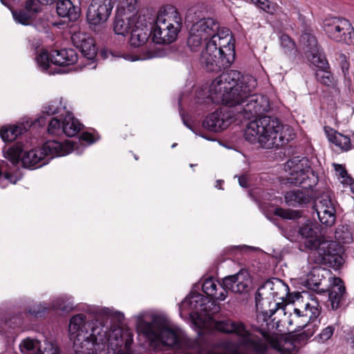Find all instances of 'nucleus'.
I'll return each instance as SVG.
<instances>
[{
  "mask_svg": "<svg viewBox=\"0 0 354 354\" xmlns=\"http://www.w3.org/2000/svg\"><path fill=\"white\" fill-rule=\"evenodd\" d=\"M4 165H8V163L2 160L0 163V187L5 188L9 183L16 184L18 181V178L11 173L3 171Z\"/></svg>",
  "mask_w": 354,
  "mask_h": 354,
  "instance_id": "obj_39",
  "label": "nucleus"
},
{
  "mask_svg": "<svg viewBox=\"0 0 354 354\" xmlns=\"http://www.w3.org/2000/svg\"><path fill=\"white\" fill-rule=\"evenodd\" d=\"M153 24L143 22L142 19L137 20L131 32L129 44L134 48L145 44L152 35Z\"/></svg>",
  "mask_w": 354,
  "mask_h": 354,
  "instance_id": "obj_21",
  "label": "nucleus"
},
{
  "mask_svg": "<svg viewBox=\"0 0 354 354\" xmlns=\"http://www.w3.org/2000/svg\"><path fill=\"white\" fill-rule=\"evenodd\" d=\"M19 350L21 354H44L45 352L48 353L49 348H46L43 351L41 349V342L37 339L27 337L21 341L19 344Z\"/></svg>",
  "mask_w": 354,
  "mask_h": 354,
  "instance_id": "obj_33",
  "label": "nucleus"
},
{
  "mask_svg": "<svg viewBox=\"0 0 354 354\" xmlns=\"http://www.w3.org/2000/svg\"><path fill=\"white\" fill-rule=\"evenodd\" d=\"M284 198L288 205L299 207H305L313 199L308 191L301 189L287 192L284 196Z\"/></svg>",
  "mask_w": 354,
  "mask_h": 354,
  "instance_id": "obj_31",
  "label": "nucleus"
},
{
  "mask_svg": "<svg viewBox=\"0 0 354 354\" xmlns=\"http://www.w3.org/2000/svg\"><path fill=\"white\" fill-rule=\"evenodd\" d=\"M333 139L335 140L334 145L340 149L348 151L351 148V139L348 136L339 133L337 137H334Z\"/></svg>",
  "mask_w": 354,
  "mask_h": 354,
  "instance_id": "obj_48",
  "label": "nucleus"
},
{
  "mask_svg": "<svg viewBox=\"0 0 354 354\" xmlns=\"http://www.w3.org/2000/svg\"><path fill=\"white\" fill-rule=\"evenodd\" d=\"M11 11L15 21L21 25L29 26L35 20L24 8L13 9Z\"/></svg>",
  "mask_w": 354,
  "mask_h": 354,
  "instance_id": "obj_36",
  "label": "nucleus"
},
{
  "mask_svg": "<svg viewBox=\"0 0 354 354\" xmlns=\"http://www.w3.org/2000/svg\"><path fill=\"white\" fill-rule=\"evenodd\" d=\"M180 115L184 125L186 126L188 129H189L192 131H193L195 134L198 135L206 140H213V139L207 136L205 134L201 133V131L199 127H196L191 122H189V120L186 119L185 114L183 113H180Z\"/></svg>",
  "mask_w": 354,
  "mask_h": 354,
  "instance_id": "obj_51",
  "label": "nucleus"
},
{
  "mask_svg": "<svg viewBox=\"0 0 354 354\" xmlns=\"http://www.w3.org/2000/svg\"><path fill=\"white\" fill-rule=\"evenodd\" d=\"M299 335H293V339H272L270 342V346L274 350L278 351L280 354H297L298 347L295 345V342L300 343L297 337Z\"/></svg>",
  "mask_w": 354,
  "mask_h": 354,
  "instance_id": "obj_30",
  "label": "nucleus"
},
{
  "mask_svg": "<svg viewBox=\"0 0 354 354\" xmlns=\"http://www.w3.org/2000/svg\"><path fill=\"white\" fill-rule=\"evenodd\" d=\"M24 145L17 141L7 149H3V156L13 165L21 162L23 167L35 169L46 165L54 157L68 154L73 151V145L68 140L62 142L50 139L40 149L24 151Z\"/></svg>",
  "mask_w": 354,
  "mask_h": 354,
  "instance_id": "obj_2",
  "label": "nucleus"
},
{
  "mask_svg": "<svg viewBox=\"0 0 354 354\" xmlns=\"http://www.w3.org/2000/svg\"><path fill=\"white\" fill-rule=\"evenodd\" d=\"M178 26L174 27L169 24V27L164 23L153 24L152 40L157 44H169L175 41L180 31L178 30Z\"/></svg>",
  "mask_w": 354,
  "mask_h": 354,
  "instance_id": "obj_20",
  "label": "nucleus"
},
{
  "mask_svg": "<svg viewBox=\"0 0 354 354\" xmlns=\"http://www.w3.org/2000/svg\"><path fill=\"white\" fill-rule=\"evenodd\" d=\"M82 335H79L78 338L75 341L73 346V352L71 354H93V350L94 346H85L81 345Z\"/></svg>",
  "mask_w": 354,
  "mask_h": 354,
  "instance_id": "obj_45",
  "label": "nucleus"
},
{
  "mask_svg": "<svg viewBox=\"0 0 354 354\" xmlns=\"http://www.w3.org/2000/svg\"><path fill=\"white\" fill-rule=\"evenodd\" d=\"M274 216H279L283 220L292 221L299 220L301 218V212L299 210L276 207L273 212Z\"/></svg>",
  "mask_w": 354,
  "mask_h": 354,
  "instance_id": "obj_37",
  "label": "nucleus"
},
{
  "mask_svg": "<svg viewBox=\"0 0 354 354\" xmlns=\"http://www.w3.org/2000/svg\"><path fill=\"white\" fill-rule=\"evenodd\" d=\"M286 167L289 171L288 183L310 190L319 181L318 174L311 167L307 157L294 156L286 162Z\"/></svg>",
  "mask_w": 354,
  "mask_h": 354,
  "instance_id": "obj_6",
  "label": "nucleus"
},
{
  "mask_svg": "<svg viewBox=\"0 0 354 354\" xmlns=\"http://www.w3.org/2000/svg\"><path fill=\"white\" fill-rule=\"evenodd\" d=\"M324 131L327 136V138L329 140V142H332L333 144L335 143V140L333 139L334 137H337L339 132L337 131H335L333 129L330 128L328 127H324Z\"/></svg>",
  "mask_w": 354,
  "mask_h": 354,
  "instance_id": "obj_56",
  "label": "nucleus"
},
{
  "mask_svg": "<svg viewBox=\"0 0 354 354\" xmlns=\"http://www.w3.org/2000/svg\"><path fill=\"white\" fill-rule=\"evenodd\" d=\"M114 317L119 324H122L124 320V315L120 312H116L114 315Z\"/></svg>",
  "mask_w": 354,
  "mask_h": 354,
  "instance_id": "obj_64",
  "label": "nucleus"
},
{
  "mask_svg": "<svg viewBox=\"0 0 354 354\" xmlns=\"http://www.w3.org/2000/svg\"><path fill=\"white\" fill-rule=\"evenodd\" d=\"M300 42L304 46V53L307 59L311 63H315L319 60L321 67L328 65V60L323 52V49L318 44L317 39L314 34V30L308 26H304L300 37Z\"/></svg>",
  "mask_w": 354,
  "mask_h": 354,
  "instance_id": "obj_12",
  "label": "nucleus"
},
{
  "mask_svg": "<svg viewBox=\"0 0 354 354\" xmlns=\"http://www.w3.org/2000/svg\"><path fill=\"white\" fill-rule=\"evenodd\" d=\"M244 137L251 143H259L265 149L284 147L295 138L293 129L283 124L277 118L263 115L250 121Z\"/></svg>",
  "mask_w": 354,
  "mask_h": 354,
  "instance_id": "obj_3",
  "label": "nucleus"
},
{
  "mask_svg": "<svg viewBox=\"0 0 354 354\" xmlns=\"http://www.w3.org/2000/svg\"><path fill=\"white\" fill-rule=\"evenodd\" d=\"M182 304L189 306L198 316H204L209 319L221 310V307L216 301L197 292H191L183 301Z\"/></svg>",
  "mask_w": 354,
  "mask_h": 354,
  "instance_id": "obj_11",
  "label": "nucleus"
},
{
  "mask_svg": "<svg viewBox=\"0 0 354 354\" xmlns=\"http://www.w3.org/2000/svg\"><path fill=\"white\" fill-rule=\"evenodd\" d=\"M273 285L272 282L270 280H268L267 281H266L265 283H262L261 285H260V286L259 287V288L257 289L256 293H255V305H256V308H257V310L258 311H259L260 310H262V304L261 303V301L263 300V293H261V290L264 288H266V287H270V289L272 290V286Z\"/></svg>",
  "mask_w": 354,
  "mask_h": 354,
  "instance_id": "obj_47",
  "label": "nucleus"
},
{
  "mask_svg": "<svg viewBox=\"0 0 354 354\" xmlns=\"http://www.w3.org/2000/svg\"><path fill=\"white\" fill-rule=\"evenodd\" d=\"M62 134H65L67 137H73L76 136L83 124H81L77 119L75 118L73 113L68 112L62 120Z\"/></svg>",
  "mask_w": 354,
  "mask_h": 354,
  "instance_id": "obj_32",
  "label": "nucleus"
},
{
  "mask_svg": "<svg viewBox=\"0 0 354 354\" xmlns=\"http://www.w3.org/2000/svg\"><path fill=\"white\" fill-rule=\"evenodd\" d=\"M112 0H92L86 12V21L90 26H96L105 23L113 8Z\"/></svg>",
  "mask_w": 354,
  "mask_h": 354,
  "instance_id": "obj_14",
  "label": "nucleus"
},
{
  "mask_svg": "<svg viewBox=\"0 0 354 354\" xmlns=\"http://www.w3.org/2000/svg\"><path fill=\"white\" fill-rule=\"evenodd\" d=\"M254 4L270 15H277L281 12V9L277 3L269 0H257Z\"/></svg>",
  "mask_w": 354,
  "mask_h": 354,
  "instance_id": "obj_40",
  "label": "nucleus"
},
{
  "mask_svg": "<svg viewBox=\"0 0 354 354\" xmlns=\"http://www.w3.org/2000/svg\"><path fill=\"white\" fill-rule=\"evenodd\" d=\"M341 248L335 241L321 240L320 244L311 250L310 259L316 264L326 265L337 262Z\"/></svg>",
  "mask_w": 354,
  "mask_h": 354,
  "instance_id": "obj_13",
  "label": "nucleus"
},
{
  "mask_svg": "<svg viewBox=\"0 0 354 354\" xmlns=\"http://www.w3.org/2000/svg\"><path fill=\"white\" fill-rule=\"evenodd\" d=\"M256 85V80L251 76H243L238 71L222 73L212 82L209 92L214 103L227 107L209 113L203 120L202 127L214 133L223 131L234 121V115L229 108L236 106H240L238 112L243 113L245 118L262 117L269 111L270 102L266 95L250 94Z\"/></svg>",
  "mask_w": 354,
  "mask_h": 354,
  "instance_id": "obj_1",
  "label": "nucleus"
},
{
  "mask_svg": "<svg viewBox=\"0 0 354 354\" xmlns=\"http://www.w3.org/2000/svg\"><path fill=\"white\" fill-rule=\"evenodd\" d=\"M333 286L327 291L319 290L320 283L308 281L310 289L316 292H328V301L332 310H337L341 308L345 301L346 287L343 280L339 277H333Z\"/></svg>",
  "mask_w": 354,
  "mask_h": 354,
  "instance_id": "obj_15",
  "label": "nucleus"
},
{
  "mask_svg": "<svg viewBox=\"0 0 354 354\" xmlns=\"http://www.w3.org/2000/svg\"><path fill=\"white\" fill-rule=\"evenodd\" d=\"M252 279L249 273L244 270H241L238 273L229 275L223 279L222 283H219L221 289L218 290L212 297L214 301H224L227 297V290L235 293H247L250 291L252 286Z\"/></svg>",
  "mask_w": 354,
  "mask_h": 354,
  "instance_id": "obj_8",
  "label": "nucleus"
},
{
  "mask_svg": "<svg viewBox=\"0 0 354 354\" xmlns=\"http://www.w3.org/2000/svg\"><path fill=\"white\" fill-rule=\"evenodd\" d=\"M214 28L201 29V26L195 25L191 26L187 45L192 52L201 50L203 44H207L209 40L211 33L213 34Z\"/></svg>",
  "mask_w": 354,
  "mask_h": 354,
  "instance_id": "obj_22",
  "label": "nucleus"
},
{
  "mask_svg": "<svg viewBox=\"0 0 354 354\" xmlns=\"http://www.w3.org/2000/svg\"><path fill=\"white\" fill-rule=\"evenodd\" d=\"M60 104L61 101L58 102L57 100H52L48 104L44 105L42 106L41 114L37 118L34 120H27V124L28 127L33 128H35L36 127H44L47 122V118L48 116H52L60 112Z\"/></svg>",
  "mask_w": 354,
  "mask_h": 354,
  "instance_id": "obj_27",
  "label": "nucleus"
},
{
  "mask_svg": "<svg viewBox=\"0 0 354 354\" xmlns=\"http://www.w3.org/2000/svg\"><path fill=\"white\" fill-rule=\"evenodd\" d=\"M280 44L281 47L285 50V53H293L295 54L297 52V46L295 42L286 34H283L280 37Z\"/></svg>",
  "mask_w": 354,
  "mask_h": 354,
  "instance_id": "obj_43",
  "label": "nucleus"
},
{
  "mask_svg": "<svg viewBox=\"0 0 354 354\" xmlns=\"http://www.w3.org/2000/svg\"><path fill=\"white\" fill-rule=\"evenodd\" d=\"M50 310V307L46 303H39L30 306L27 311L29 314L35 316L36 317H41L44 315L45 313Z\"/></svg>",
  "mask_w": 354,
  "mask_h": 354,
  "instance_id": "obj_46",
  "label": "nucleus"
},
{
  "mask_svg": "<svg viewBox=\"0 0 354 354\" xmlns=\"http://www.w3.org/2000/svg\"><path fill=\"white\" fill-rule=\"evenodd\" d=\"M50 309L59 310L64 312H69L73 308V304L70 302L66 304V301L62 297H59L52 301L50 306H48Z\"/></svg>",
  "mask_w": 354,
  "mask_h": 354,
  "instance_id": "obj_44",
  "label": "nucleus"
},
{
  "mask_svg": "<svg viewBox=\"0 0 354 354\" xmlns=\"http://www.w3.org/2000/svg\"><path fill=\"white\" fill-rule=\"evenodd\" d=\"M344 227L337 228L335 231V238L342 243H350L353 241L352 233L348 230H344Z\"/></svg>",
  "mask_w": 354,
  "mask_h": 354,
  "instance_id": "obj_50",
  "label": "nucleus"
},
{
  "mask_svg": "<svg viewBox=\"0 0 354 354\" xmlns=\"http://www.w3.org/2000/svg\"><path fill=\"white\" fill-rule=\"evenodd\" d=\"M156 21L158 23H164L168 27L169 24L174 27L178 26L179 31L183 27V19L179 12L174 6L170 4L161 7Z\"/></svg>",
  "mask_w": 354,
  "mask_h": 354,
  "instance_id": "obj_24",
  "label": "nucleus"
},
{
  "mask_svg": "<svg viewBox=\"0 0 354 354\" xmlns=\"http://www.w3.org/2000/svg\"><path fill=\"white\" fill-rule=\"evenodd\" d=\"M241 250L240 246H231L230 248H227L225 250V252L227 254H234L237 250Z\"/></svg>",
  "mask_w": 354,
  "mask_h": 354,
  "instance_id": "obj_63",
  "label": "nucleus"
},
{
  "mask_svg": "<svg viewBox=\"0 0 354 354\" xmlns=\"http://www.w3.org/2000/svg\"><path fill=\"white\" fill-rule=\"evenodd\" d=\"M312 64L318 68L315 74L317 81L326 86H332L333 84L334 77L329 70V64L328 63L327 66H325V64L323 65L324 67L320 66L322 64L319 63V60Z\"/></svg>",
  "mask_w": 354,
  "mask_h": 354,
  "instance_id": "obj_34",
  "label": "nucleus"
},
{
  "mask_svg": "<svg viewBox=\"0 0 354 354\" xmlns=\"http://www.w3.org/2000/svg\"><path fill=\"white\" fill-rule=\"evenodd\" d=\"M12 319H14L15 320V322H11V324H10L9 321H6V325L8 326L10 328H15L16 326L20 325L21 324V322L19 318L13 317ZM10 322H12V319L10 320Z\"/></svg>",
  "mask_w": 354,
  "mask_h": 354,
  "instance_id": "obj_61",
  "label": "nucleus"
},
{
  "mask_svg": "<svg viewBox=\"0 0 354 354\" xmlns=\"http://www.w3.org/2000/svg\"><path fill=\"white\" fill-rule=\"evenodd\" d=\"M214 326L219 332L235 335L239 346L248 353L266 354L268 351V346L263 339L251 333L241 322L227 319L216 322Z\"/></svg>",
  "mask_w": 354,
  "mask_h": 354,
  "instance_id": "obj_5",
  "label": "nucleus"
},
{
  "mask_svg": "<svg viewBox=\"0 0 354 354\" xmlns=\"http://www.w3.org/2000/svg\"><path fill=\"white\" fill-rule=\"evenodd\" d=\"M62 120L63 118L59 119L57 117L53 118L48 125L47 132L48 134L52 136H60L62 135Z\"/></svg>",
  "mask_w": 354,
  "mask_h": 354,
  "instance_id": "obj_41",
  "label": "nucleus"
},
{
  "mask_svg": "<svg viewBox=\"0 0 354 354\" xmlns=\"http://www.w3.org/2000/svg\"><path fill=\"white\" fill-rule=\"evenodd\" d=\"M203 292L208 297L212 299V297L217 291V285L212 278L205 281L202 286Z\"/></svg>",
  "mask_w": 354,
  "mask_h": 354,
  "instance_id": "obj_49",
  "label": "nucleus"
},
{
  "mask_svg": "<svg viewBox=\"0 0 354 354\" xmlns=\"http://www.w3.org/2000/svg\"><path fill=\"white\" fill-rule=\"evenodd\" d=\"M120 5L118 6H124L128 10H136V5L138 0H118ZM114 1V0H113Z\"/></svg>",
  "mask_w": 354,
  "mask_h": 354,
  "instance_id": "obj_55",
  "label": "nucleus"
},
{
  "mask_svg": "<svg viewBox=\"0 0 354 354\" xmlns=\"http://www.w3.org/2000/svg\"><path fill=\"white\" fill-rule=\"evenodd\" d=\"M79 141L82 145H88L94 143L96 140L92 133L88 132H84L80 135Z\"/></svg>",
  "mask_w": 354,
  "mask_h": 354,
  "instance_id": "obj_53",
  "label": "nucleus"
},
{
  "mask_svg": "<svg viewBox=\"0 0 354 354\" xmlns=\"http://www.w3.org/2000/svg\"><path fill=\"white\" fill-rule=\"evenodd\" d=\"M216 28L209 34V40L205 48L201 51L200 62L207 72L219 73L231 66L235 59L234 44L232 43V36L229 37L225 31L219 32L220 25L215 21Z\"/></svg>",
  "mask_w": 354,
  "mask_h": 354,
  "instance_id": "obj_4",
  "label": "nucleus"
},
{
  "mask_svg": "<svg viewBox=\"0 0 354 354\" xmlns=\"http://www.w3.org/2000/svg\"><path fill=\"white\" fill-rule=\"evenodd\" d=\"M340 65L342 73L345 78L349 79V62L346 59V57L344 54H341L339 56Z\"/></svg>",
  "mask_w": 354,
  "mask_h": 354,
  "instance_id": "obj_54",
  "label": "nucleus"
},
{
  "mask_svg": "<svg viewBox=\"0 0 354 354\" xmlns=\"http://www.w3.org/2000/svg\"><path fill=\"white\" fill-rule=\"evenodd\" d=\"M301 221L297 220L291 221L288 224L286 225H276L279 227L281 234L291 242H294L297 240L299 234V227L300 226Z\"/></svg>",
  "mask_w": 354,
  "mask_h": 354,
  "instance_id": "obj_35",
  "label": "nucleus"
},
{
  "mask_svg": "<svg viewBox=\"0 0 354 354\" xmlns=\"http://www.w3.org/2000/svg\"><path fill=\"white\" fill-rule=\"evenodd\" d=\"M71 40L73 46L82 55L92 62L95 61L97 48L95 39L86 32H77L73 34Z\"/></svg>",
  "mask_w": 354,
  "mask_h": 354,
  "instance_id": "obj_18",
  "label": "nucleus"
},
{
  "mask_svg": "<svg viewBox=\"0 0 354 354\" xmlns=\"http://www.w3.org/2000/svg\"><path fill=\"white\" fill-rule=\"evenodd\" d=\"M320 314V309L318 306H311L309 304H306L305 306V317H308V322L304 326H299L297 328V331L299 332L305 328L302 333H299L297 337L298 341H306L311 337L315 332V324L313 322L317 319Z\"/></svg>",
  "mask_w": 354,
  "mask_h": 354,
  "instance_id": "obj_23",
  "label": "nucleus"
},
{
  "mask_svg": "<svg viewBox=\"0 0 354 354\" xmlns=\"http://www.w3.org/2000/svg\"><path fill=\"white\" fill-rule=\"evenodd\" d=\"M301 296V292H295L293 293H289L287 297V301L288 304L294 303L295 301L299 300Z\"/></svg>",
  "mask_w": 354,
  "mask_h": 354,
  "instance_id": "obj_58",
  "label": "nucleus"
},
{
  "mask_svg": "<svg viewBox=\"0 0 354 354\" xmlns=\"http://www.w3.org/2000/svg\"><path fill=\"white\" fill-rule=\"evenodd\" d=\"M41 4L42 3L40 0H26L24 8L36 19L37 14L42 10Z\"/></svg>",
  "mask_w": 354,
  "mask_h": 354,
  "instance_id": "obj_42",
  "label": "nucleus"
},
{
  "mask_svg": "<svg viewBox=\"0 0 354 354\" xmlns=\"http://www.w3.org/2000/svg\"><path fill=\"white\" fill-rule=\"evenodd\" d=\"M239 185L243 188H248L249 187L248 178L245 175L239 176Z\"/></svg>",
  "mask_w": 354,
  "mask_h": 354,
  "instance_id": "obj_60",
  "label": "nucleus"
},
{
  "mask_svg": "<svg viewBox=\"0 0 354 354\" xmlns=\"http://www.w3.org/2000/svg\"><path fill=\"white\" fill-rule=\"evenodd\" d=\"M335 171L339 173V176H340V178H346V176H348L347 170L346 169L344 166L339 164H335Z\"/></svg>",
  "mask_w": 354,
  "mask_h": 354,
  "instance_id": "obj_59",
  "label": "nucleus"
},
{
  "mask_svg": "<svg viewBox=\"0 0 354 354\" xmlns=\"http://www.w3.org/2000/svg\"><path fill=\"white\" fill-rule=\"evenodd\" d=\"M277 310V308H274V307L270 306L268 310H266L262 308V310H260L259 311L262 313L264 321H268V319H270Z\"/></svg>",
  "mask_w": 354,
  "mask_h": 354,
  "instance_id": "obj_57",
  "label": "nucleus"
},
{
  "mask_svg": "<svg viewBox=\"0 0 354 354\" xmlns=\"http://www.w3.org/2000/svg\"><path fill=\"white\" fill-rule=\"evenodd\" d=\"M31 128L27 124V120L16 125H3L0 127V137L4 142H11Z\"/></svg>",
  "mask_w": 354,
  "mask_h": 354,
  "instance_id": "obj_29",
  "label": "nucleus"
},
{
  "mask_svg": "<svg viewBox=\"0 0 354 354\" xmlns=\"http://www.w3.org/2000/svg\"><path fill=\"white\" fill-rule=\"evenodd\" d=\"M138 329L148 339H158L167 346L180 347L181 338L174 329L165 326L159 316H154L151 322L141 319Z\"/></svg>",
  "mask_w": 354,
  "mask_h": 354,
  "instance_id": "obj_7",
  "label": "nucleus"
},
{
  "mask_svg": "<svg viewBox=\"0 0 354 354\" xmlns=\"http://www.w3.org/2000/svg\"><path fill=\"white\" fill-rule=\"evenodd\" d=\"M56 12L59 17L75 22L81 15V8L79 5L75 4L71 0H57Z\"/></svg>",
  "mask_w": 354,
  "mask_h": 354,
  "instance_id": "obj_25",
  "label": "nucleus"
},
{
  "mask_svg": "<svg viewBox=\"0 0 354 354\" xmlns=\"http://www.w3.org/2000/svg\"><path fill=\"white\" fill-rule=\"evenodd\" d=\"M216 20L210 18V17H205L203 12L197 8H189L185 15V24L187 25L192 24L191 26H194L195 25L200 26L201 29L206 28H216L214 27L215 21Z\"/></svg>",
  "mask_w": 354,
  "mask_h": 354,
  "instance_id": "obj_26",
  "label": "nucleus"
},
{
  "mask_svg": "<svg viewBox=\"0 0 354 354\" xmlns=\"http://www.w3.org/2000/svg\"><path fill=\"white\" fill-rule=\"evenodd\" d=\"M335 328L333 326H328L324 328L322 332L318 335L317 337L322 342L328 340L334 333Z\"/></svg>",
  "mask_w": 354,
  "mask_h": 354,
  "instance_id": "obj_52",
  "label": "nucleus"
},
{
  "mask_svg": "<svg viewBox=\"0 0 354 354\" xmlns=\"http://www.w3.org/2000/svg\"><path fill=\"white\" fill-rule=\"evenodd\" d=\"M318 199L319 203L315 206L319 220L322 224L330 227L335 223L336 219L335 204L327 193L322 194Z\"/></svg>",
  "mask_w": 354,
  "mask_h": 354,
  "instance_id": "obj_19",
  "label": "nucleus"
},
{
  "mask_svg": "<svg viewBox=\"0 0 354 354\" xmlns=\"http://www.w3.org/2000/svg\"><path fill=\"white\" fill-rule=\"evenodd\" d=\"M299 234L302 239L305 240L304 243L300 245L301 250H303L301 248L304 247V249L311 251L316 248V245L320 244V241L322 239L319 226L310 219L304 218V222L301 221Z\"/></svg>",
  "mask_w": 354,
  "mask_h": 354,
  "instance_id": "obj_16",
  "label": "nucleus"
},
{
  "mask_svg": "<svg viewBox=\"0 0 354 354\" xmlns=\"http://www.w3.org/2000/svg\"><path fill=\"white\" fill-rule=\"evenodd\" d=\"M35 60L44 71H47L50 67V63L53 64V62L52 59V50L49 53L46 49H42L36 56Z\"/></svg>",
  "mask_w": 354,
  "mask_h": 354,
  "instance_id": "obj_38",
  "label": "nucleus"
},
{
  "mask_svg": "<svg viewBox=\"0 0 354 354\" xmlns=\"http://www.w3.org/2000/svg\"><path fill=\"white\" fill-rule=\"evenodd\" d=\"M53 64L59 66L74 65L78 60L76 50L71 48L52 50Z\"/></svg>",
  "mask_w": 354,
  "mask_h": 354,
  "instance_id": "obj_28",
  "label": "nucleus"
},
{
  "mask_svg": "<svg viewBox=\"0 0 354 354\" xmlns=\"http://www.w3.org/2000/svg\"><path fill=\"white\" fill-rule=\"evenodd\" d=\"M141 17H138L136 10H128L124 6H118L116 10L113 30L115 34L126 35L132 29L137 20Z\"/></svg>",
  "mask_w": 354,
  "mask_h": 354,
  "instance_id": "obj_17",
  "label": "nucleus"
},
{
  "mask_svg": "<svg viewBox=\"0 0 354 354\" xmlns=\"http://www.w3.org/2000/svg\"><path fill=\"white\" fill-rule=\"evenodd\" d=\"M86 315L82 313L75 315L71 318L68 325L70 338H74V343L81 335H82V340L80 342L82 346H94L97 342L95 333L97 328L93 326V323H86Z\"/></svg>",
  "mask_w": 354,
  "mask_h": 354,
  "instance_id": "obj_10",
  "label": "nucleus"
},
{
  "mask_svg": "<svg viewBox=\"0 0 354 354\" xmlns=\"http://www.w3.org/2000/svg\"><path fill=\"white\" fill-rule=\"evenodd\" d=\"M270 306H272L274 308H277V310L281 308L282 310H285V308L286 306V304H285L283 302H281V303H275V302L270 301L269 302V307H270Z\"/></svg>",
  "mask_w": 354,
  "mask_h": 354,
  "instance_id": "obj_62",
  "label": "nucleus"
},
{
  "mask_svg": "<svg viewBox=\"0 0 354 354\" xmlns=\"http://www.w3.org/2000/svg\"><path fill=\"white\" fill-rule=\"evenodd\" d=\"M323 28L328 37L335 42H342L348 45L354 43V29L346 19L327 18L323 22Z\"/></svg>",
  "mask_w": 354,
  "mask_h": 354,
  "instance_id": "obj_9",
  "label": "nucleus"
}]
</instances>
